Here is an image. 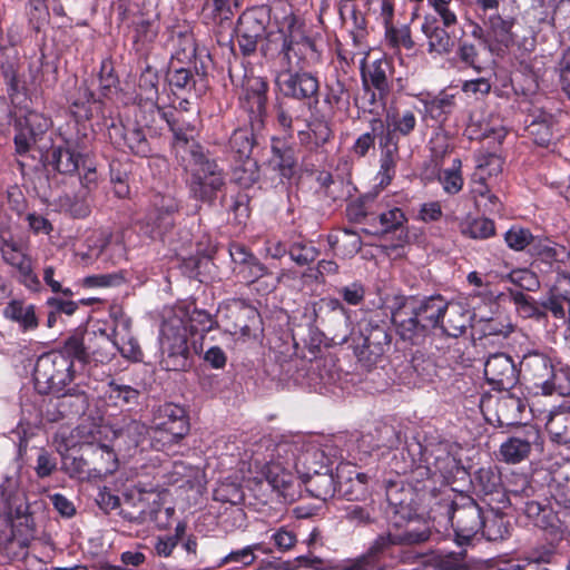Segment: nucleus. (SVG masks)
<instances>
[{
    "instance_id": "nucleus-1",
    "label": "nucleus",
    "mask_w": 570,
    "mask_h": 570,
    "mask_svg": "<svg viewBox=\"0 0 570 570\" xmlns=\"http://www.w3.org/2000/svg\"><path fill=\"white\" fill-rule=\"evenodd\" d=\"M330 463L323 450L314 443L301 444L299 442L284 441L277 443L268 461H266L263 474L267 483L285 500H294L295 475L294 471L306 474L318 472Z\"/></svg>"
},
{
    "instance_id": "nucleus-2",
    "label": "nucleus",
    "mask_w": 570,
    "mask_h": 570,
    "mask_svg": "<svg viewBox=\"0 0 570 570\" xmlns=\"http://www.w3.org/2000/svg\"><path fill=\"white\" fill-rule=\"evenodd\" d=\"M175 140L174 149L189 175L188 185L191 195L203 202H212L224 185V176L218 165L209 159L203 148L194 140L195 126H176L167 119Z\"/></svg>"
},
{
    "instance_id": "nucleus-3",
    "label": "nucleus",
    "mask_w": 570,
    "mask_h": 570,
    "mask_svg": "<svg viewBox=\"0 0 570 570\" xmlns=\"http://www.w3.org/2000/svg\"><path fill=\"white\" fill-rule=\"evenodd\" d=\"M181 317L165 321L160 330V351L163 368L167 371H180L188 366L187 331L193 334L207 333L214 327V321L209 313L194 309L188 318L187 312H181Z\"/></svg>"
},
{
    "instance_id": "nucleus-4",
    "label": "nucleus",
    "mask_w": 570,
    "mask_h": 570,
    "mask_svg": "<svg viewBox=\"0 0 570 570\" xmlns=\"http://www.w3.org/2000/svg\"><path fill=\"white\" fill-rule=\"evenodd\" d=\"M189 432L186 411L176 404L159 407L151 428L150 445L157 451H165L183 440Z\"/></svg>"
},
{
    "instance_id": "nucleus-5",
    "label": "nucleus",
    "mask_w": 570,
    "mask_h": 570,
    "mask_svg": "<svg viewBox=\"0 0 570 570\" xmlns=\"http://www.w3.org/2000/svg\"><path fill=\"white\" fill-rule=\"evenodd\" d=\"M72 367V361L65 354L51 352L41 355L33 371L36 387L40 393H61L73 377Z\"/></svg>"
},
{
    "instance_id": "nucleus-6",
    "label": "nucleus",
    "mask_w": 570,
    "mask_h": 570,
    "mask_svg": "<svg viewBox=\"0 0 570 570\" xmlns=\"http://www.w3.org/2000/svg\"><path fill=\"white\" fill-rule=\"evenodd\" d=\"M430 530L426 525L409 528L403 534H383L371 546L368 553L352 561L344 570H382L375 561L381 557H394V548L397 544H414L426 541L430 538Z\"/></svg>"
},
{
    "instance_id": "nucleus-7",
    "label": "nucleus",
    "mask_w": 570,
    "mask_h": 570,
    "mask_svg": "<svg viewBox=\"0 0 570 570\" xmlns=\"http://www.w3.org/2000/svg\"><path fill=\"white\" fill-rule=\"evenodd\" d=\"M0 255L9 265L18 281L30 291H39L40 281L35 273L33 261L29 254L28 243L12 235L0 236Z\"/></svg>"
},
{
    "instance_id": "nucleus-8",
    "label": "nucleus",
    "mask_w": 570,
    "mask_h": 570,
    "mask_svg": "<svg viewBox=\"0 0 570 570\" xmlns=\"http://www.w3.org/2000/svg\"><path fill=\"white\" fill-rule=\"evenodd\" d=\"M450 520L454 530L455 542L468 544L484 527V512L470 497L459 495L452 502Z\"/></svg>"
},
{
    "instance_id": "nucleus-9",
    "label": "nucleus",
    "mask_w": 570,
    "mask_h": 570,
    "mask_svg": "<svg viewBox=\"0 0 570 570\" xmlns=\"http://www.w3.org/2000/svg\"><path fill=\"white\" fill-rule=\"evenodd\" d=\"M279 32L283 36L282 51L291 63L292 57H297L298 61L309 62L317 58L315 43L307 36L305 23L293 13L286 14L279 26Z\"/></svg>"
},
{
    "instance_id": "nucleus-10",
    "label": "nucleus",
    "mask_w": 570,
    "mask_h": 570,
    "mask_svg": "<svg viewBox=\"0 0 570 570\" xmlns=\"http://www.w3.org/2000/svg\"><path fill=\"white\" fill-rule=\"evenodd\" d=\"M269 14L265 8H254L240 14L236 35L238 46L244 55L253 53L258 41L265 36Z\"/></svg>"
},
{
    "instance_id": "nucleus-11",
    "label": "nucleus",
    "mask_w": 570,
    "mask_h": 570,
    "mask_svg": "<svg viewBox=\"0 0 570 570\" xmlns=\"http://www.w3.org/2000/svg\"><path fill=\"white\" fill-rule=\"evenodd\" d=\"M28 503L26 492L21 488L18 473L6 475L0 483V511L9 520H19L20 524L28 527Z\"/></svg>"
},
{
    "instance_id": "nucleus-12",
    "label": "nucleus",
    "mask_w": 570,
    "mask_h": 570,
    "mask_svg": "<svg viewBox=\"0 0 570 570\" xmlns=\"http://www.w3.org/2000/svg\"><path fill=\"white\" fill-rule=\"evenodd\" d=\"M50 126L51 120L45 115L33 110L27 111L17 122V134L14 136L17 153L23 155L32 146H37Z\"/></svg>"
},
{
    "instance_id": "nucleus-13",
    "label": "nucleus",
    "mask_w": 570,
    "mask_h": 570,
    "mask_svg": "<svg viewBox=\"0 0 570 570\" xmlns=\"http://www.w3.org/2000/svg\"><path fill=\"white\" fill-rule=\"evenodd\" d=\"M278 90L286 97L297 100H313L317 104L318 80L309 72L282 71L276 77Z\"/></svg>"
},
{
    "instance_id": "nucleus-14",
    "label": "nucleus",
    "mask_w": 570,
    "mask_h": 570,
    "mask_svg": "<svg viewBox=\"0 0 570 570\" xmlns=\"http://www.w3.org/2000/svg\"><path fill=\"white\" fill-rule=\"evenodd\" d=\"M267 83L262 78H249L239 95L240 107L248 114L253 128L261 127L266 111Z\"/></svg>"
},
{
    "instance_id": "nucleus-15",
    "label": "nucleus",
    "mask_w": 570,
    "mask_h": 570,
    "mask_svg": "<svg viewBox=\"0 0 570 570\" xmlns=\"http://www.w3.org/2000/svg\"><path fill=\"white\" fill-rule=\"evenodd\" d=\"M484 375L493 390L508 391L518 382V371L512 358L504 353H495L484 364Z\"/></svg>"
},
{
    "instance_id": "nucleus-16",
    "label": "nucleus",
    "mask_w": 570,
    "mask_h": 570,
    "mask_svg": "<svg viewBox=\"0 0 570 570\" xmlns=\"http://www.w3.org/2000/svg\"><path fill=\"white\" fill-rule=\"evenodd\" d=\"M178 209L176 199L169 195H155L151 208L146 216V226L150 227V237H161L174 224V214Z\"/></svg>"
},
{
    "instance_id": "nucleus-17",
    "label": "nucleus",
    "mask_w": 570,
    "mask_h": 570,
    "mask_svg": "<svg viewBox=\"0 0 570 570\" xmlns=\"http://www.w3.org/2000/svg\"><path fill=\"white\" fill-rule=\"evenodd\" d=\"M110 140L119 148H128L131 153L147 157L151 153L150 145L141 127L134 122L115 125L108 130Z\"/></svg>"
},
{
    "instance_id": "nucleus-18",
    "label": "nucleus",
    "mask_w": 570,
    "mask_h": 570,
    "mask_svg": "<svg viewBox=\"0 0 570 570\" xmlns=\"http://www.w3.org/2000/svg\"><path fill=\"white\" fill-rule=\"evenodd\" d=\"M515 19L502 18L500 14H491L484 22V42L491 52L500 53L514 42L512 29Z\"/></svg>"
},
{
    "instance_id": "nucleus-19",
    "label": "nucleus",
    "mask_w": 570,
    "mask_h": 570,
    "mask_svg": "<svg viewBox=\"0 0 570 570\" xmlns=\"http://www.w3.org/2000/svg\"><path fill=\"white\" fill-rule=\"evenodd\" d=\"M405 308L407 313H414L421 320V326L436 327L441 325L444 318V312L448 308V302L440 296H430L424 299H416L414 297H406Z\"/></svg>"
},
{
    "instance_id": "nucleus-20",
    "label": "nucleus",
    "mask_w": 570,
    "mask_h": 570,
    "mask_svg": "<svg viewBox=\"0 0 570 570\" xmlns=\"http://www.w3.org/2000/svg\"><path fill=\"white\" fill-rule=\"evenodd\" d=\"M338 14L342 26L352 38L353 45L356 48L364 49L367 37V23L363 12L357 9L353 0H341Z\"/></svg>"
},
{
    "instance_id": "nucleus-21",
    "label": "nucleus",
    "mask_w": 570,
    "mask_h": 570,
    "mask_svg": "<svg viewBox=\"0 0 570 570\" xmlns=\"http://www.w3.org/2000/svg\"><path fill=\"white\" fill-rule=\"evenodd\" d=\"M540 439L539 431L534 428L525 429L521 434H515L504 441L500 446V454L504 462L515 464L525 460Z\"/></svg>"
},
{
    "instance_id": "nucleus-22",
    "label": "nucleus",
    "mask_w": 570,
    "mask_h": 570,
    "mask_svg": "<svg viewBox=\"0 0 570 570\" xmlns=\"http://www.w3.org/2000/svg\"><path fill=\"white\" fill-rule=\"evenodd\" d=\"M80 158V153L77 150L75 142L69 139H62L55 144L46 156L48 164L55 170L66 175L77 171Z\"/></svg>"
},
{
    "instance_id": "nucleus-23",
    "label": "nucleus",
    "mask_w": 570,
    "mask_h": 570,
    "mask_svg": "<svg viewBox=\"0 0 570 570\" xmlns=\"http://www.w3.org/2000/svg\"><path fill=\"white\" fill-rule=\"evenodd\" d=\"M515 509L527 519V524L543 530L558 528L559 519L552 508L547 503L527 499L521 501Z\"/></svg>"
},
{
    "instance_id": "nucleus-24",
    "label": "nucleus",
    "mask_w": 570,
    "mask_h": 570,
    "mask_svg": "<svg viewBox=\"0 0 570 570\" xmlns=\"http://www.w3.org/2000/svg\"><path fill=\"white\" fill-rule=\"evenodd\" d=\"M406 297L395 296L394 304L391 306V317L400 336L403 340L412 341L425 327L421 326V320L414 313H407L405 308Z\"/></svg>"
},
{
    "instance_id": "nucleus-25",
    "label": "nucleus",
    "mask_w": 570,
    "mask_h": 570,
    "mask_svg": "<svg viewBox=\"0 0 570 570\" xmlns=\"http://www.w3.org/2000/svg\"><path fill=\"white\" fill-rule=\"evenodd\" d=\"M158 75L151 68H146L139 79V102L149 110L156 109L166 121L170 119L176 126H180L171 112H166L158 105Z\"/></svg>"
},
{
    "instance_id": "nucleus-26",
    "label": "nucleus",
    "mask_w": 570,
    "mask_h": 570,
    "mask_svg": "<svg viewBox=\"0 0 570 570\" xmlns=\"http://www.w3.org/2000/svg\"><path fill=\"white\" fill-rule=\"evenodd\" d=\"M2 313L4 318L16 323L23 333L33 332L39 326L36 306L24 301L11 299L7 303Z\"/></svg>"
},
{
    "instance_id": "nucleus-27",
    "label": "nucleus",
    "mask_w": 570,
    "mask_h": 570,
    "mask_svg": "<svg viewBox=\"0 0 570 570\" xmlns=\"http://www.w3.org/2000/svg\"><path fill=\"white\" fill-rule=\"evenodd\" d=\"M228 318L233 322L230 331L233 334L248 336L250 327L258 318V313L255 307L246 304L243 301H235L228 306Z\"/></svg>"
},
{
    "instance_id": "nucleus-28",
    "label": "nucleus",
    "mask_w": 570,
    "mask_h": 570,
    "mask_svg": "<svg viewBox=\"0 0 570 570\" xmlns=\"http://www.w3.org/2000/svg\"><path fill=\"white\" fill-rule=\"evenodd\" d=\"M550 439L562 445L570 444V407L559 406L551 411L547 421Z\"/></svg>"
},
{
    "instance_id": "nucleus-29",
    "label": "nucleus",
    "mask_w": 570,
    "mask_h": 570,
    "mask_svg": "<svg viewBox=\"0 0 570 570\" xmlns=\"http://www.w3.org/2000/svg\"><path fill=\"white\" fill-rule=\"evenodd\" d=\"M503 159L490 153H480L475 156V170L471 183H491L501 174Z\"/></svg>"
},
{
    "instance_id": "nucleus-30",
    "label": "nucleus",
    "mask_w": 570,
    "mask_h": 570,
    "mask_svg": "<svg viewBox=\"0 0 570 570\" xmlns=\"http://www.w3.org/2000/svg\"><path fill=\"white\" fill-rule=\"evenodd\" d=\"M471 315L460 303H448L444 318L441 322L443 331L453 337L463 334L470 323Z\"/></svg>"
},
{
    "instance_id": "nucleus-31",
    "label": "nucleus",
    "mask_w": 570,
    "mask_h": 570,
    "mask_svg": "<svg viewBox=\"0 0 570 570\" xmlns=\"http://www.w3.org/2000/svg\"><path fill=\"white\" fill-rule=\"evenodd\" d=\"M554 365L548 355L538 351L524 354L521 361V370L540 383L550 377ZM537 384L540 385L539 382Z\"/></svg>"
},
{
    "instance_id": "nucleus-32",
    "label": "nucleus",
    "mask_w": 570,
    "mask_h": 570,
    "mask_svg": "<svg viewBox=\"0 0 570 570\" xmlns=\"http://www.w3.org/2000/svg\"><path fill=\"white\" fill-rule=\"evenodd\" d=\"M542 393L551 395L557 393L566 396L570 394V366L562 364L561 362L556 363L554 367L550 373V377L539 383Z\"/></svg>"
},
{
    "instance_id": "nucleus-33",
    "label": "nucleus",
    "mask_w": 570,
    "mask_h": 570,
    "mask_svg": "<svg viewBox=\"0 0 570 570\" xmlns=\"http://www.w3.org/2000/svg\"><path fill=\"white\" fill-rule=\"evenodd\" d=\"M88 355L91 354L95 361L100 363L109 362L116 353L110 335L106 330L99 328L87 334Z\"/></svg>"
},
{
    "instance_id": "nucleus-34",
    "label": "nucleus",
    "mask_w": 570,
    "mask_h": 570,
    "mask_svg": "<svg viewBox=\"0 0 570 570\" xmlns=\"http://www.w3.org/2000/svg\"><path fill=\"white\" fill-rule=\"evenodd\" d=\"M271 165L278 169L283 177L289 178L296 165V157L293 148L286 146L284 142L277 140L272 146Z\"/></svg>"
},
{
    "instance_id": "nucleus-35",
    "label": "nucleus",
    "mask_w": 570,
    "mask_h": 570,
    "mask_svg": "<svg viewBox=\"0 0 570 570\" xmlns=\"http://www.w3.org/2000/svg\"><path fill=\"white\" fill-rule=\"evenodd\" d=\"M272 550L266 548L262 542L248 544L240 549L230 551L218 561L217 567H224L229 563H235L239 567H248L255 562L256 552L269 553Z\"/></svg>"
},
{
    "instance_id": "nucleus-36",
    "label": "nucleus",
    "mask_w": 570,
    "mask_h": 570,
    "mask_svg": "<svg viewBox=\"0 0 570 570\" xmlns=\"http://www.w3.org/2000/svg\"><path fill=\"white\" fill-rule=\"evenodd\" d=\"M146 434H151V429H148L144 423L136 420H125L124 424L115 431L117 442L125 443L128 448L138 446Z\"/></svg>"
},
{
    "instance_id": "nucleus-37",
    "label": "nucleus",
    "mask_w": 570,
    "mask_h": 570,
    "mask_svg": "<svg viewBox=\"0 0 570 570\" xmlns=\"http://www.w3.org/2000/svg\"><path fill=\"white\" fill-rule=\"evenodd\" d=\"M391 138L395 135L409 136L416 127V117L413 110H396L389 112L385 118Z\"/></svg>"
},
{
    "instance_id": "nucleus-38",
    "label": "nucleus",
    "mask_w": 570,
    "mask_h": 570,
    "mask_svg": "<svg viewBox=\"0 0 570 570\" xmlns=\"http://www.w3.org/2000/svg\"><path fill=\"white\" fill-rule=\"evenodd\" d=\"M399 157V147L396 142H386L380 159V170L377 173V178L380 180V186H387L393 177L395 176V168Z\"/></svg>"
},
{
    "instance_id": "nucleus-39",
    "label": "nucleus",
    "mask_w": 570,
    "mask_h": 570,
    "mask_svg": "<svg viewBox=\"0 0 570 570\" xmlns=\"http://www.w3.org/2000/svg\"><path fill=\"white\" fill-rule=\"evenodd\" d=\"M407 200L403 194H397L393 197V202H386V206L391 208L387 212L380 214V223L384 232H390L399 228L406 220L404 213L396 205H402Z\"/></svg>"
},
{
    "instance_id": "nucleus-40",
    "label": "nucleus",
    "mask_w": 570,
    "mask_h": 570,
    "mask_svg": "<svg viewBox=\"0 0 570 570\" xmlns=\"http://www.w3.org/2000/svg\"><path fill=\"white\" fill-rule=\"evenodd\" d=\"M439 180L446 194L455 195L463 187L462 177V161L460 158H454L449 168L443 169L439 174Z\"/></svg>"
},
{
    "instance_id": "nucleus-41",
    "label": "nucleus",
    "mask_w": 570,
    "mask_h": 570,
    "mask_svg": "<svg viewBox=\"0 0 570 570\" xmlns=\"http://www.w3.org/2000/svg\"><path fill=\"white\" fill-rule=\"evenodd\" d=\"M94 471L97 475L111 474L117 470L118 463L114 451L107 445L91 448Z\"/></svg>"
},
{
    "instance_id": "nucleus-42",
    "label": "nucleus",
    "mask_w": 570,
    "mask_h": 570,
    "mask_svg": "<svg viewBox=\"0 0 570 570\" xmlns=\"http://www.w3.org/2000/svg\"><path fill=\"white\" fill-rule=\"evenodd\" d=\"M471 193L478 206L489 213H500L502 204L491 191L489 183H471Z\"/></svg>"
},
{
    "instance_id": "nucleus-43",
    "label": "nucleus",
    "mask_w": 570,
    "mask_h": 570,
    "mask_svg": "<svg viewBox=\"0 0 570 570\" xmlns=\"http://www.w3.org/2000/svg\"><path fill=\"white\" fill-rule=\"evenodd\" d=\"M386 60H375L371 63L366 70H363V79L364 82L370 81V83L380 92L381 96H384L389 91V82L386 77L387 69Z\"/></svg>"
},
{
    "instance_id": "nucleus-44",
    "label": "nucleus",
    "mask_w": 570,
    "mask_h": 570,
    "mask_svg": "<svg viewBox=\"0 0 570 570\" xmlns=\"http://www.w3.org/2000/svg\"><path fill=\"white\" fill-rule=\"evenodd\" d=\"M508 499L514 508L533 494V488L527 475H513L507 485Z\"/></svg>"
},
{
    "instance_id": "nucleus-45",
    "label": "nucleus",
    "mask_w": 570,
    "mask_h": 570,
    "mask_svg": "<svg viewBox=\"0 0 570 570\" xmlns=\"http://www.w3.org/2000/svg\"><path fill=\"white\" fill-rule=\"evenodd\" d=\"M312 473L313 475L309 476L307 481V490L311 494L324 501L333 497L335 492L333 476L327 473H321L320 471Z\"/></svg>"
},
{
    "instance_id": "nucleus-46",
    "label": "nucleus",
    "mask_w": 570,
    "mask_h": 570,
    "mask_svg": "<svg viewBox=\"0 0 570 570\" xmlns=\"http://www.w3.org/2000/svg\"><path fill=\"white\" fill-rule=\"evenodd\" d=\"M463 235L474 239H483L494 234V224L488 218H468L461 224Z\"/></svg>"
},
{
    "instance_id": "nucleus-47",
    "label": "nucleus",
    "mask_w": 570,
    "mask_h": 570,
    "mask_svg": "<svg viewBox=\"0 0 570 570\" xmlns=\"http://www.w3.org/2000/svg\"><path fill=\"white\" fill-rule=\"evenodd\" d=\"M556 483V495L564 505H570V461H564L553 472Z\"/></svg>"
},
{
    "instance_id": "nucleus-48",
    "label": "nucleus",
    "mask_w": 570,
    "mask_h": 570,
    "mask_svg": "<svg viewBox=\"0 0 570 570\" xmlns=\"http://www.w3.org/2000/svg\"><path fill=\"white\" fill-rule=\"evenodd\" d=\"M524 406L525 405L520 397L507 394L500 399L498 403V411L503 417L502 421L510 424L520 419V414L524 410Z\"/></svg>"
},
{
    "instance_id": "nucleus-49",
    "label": "nucleus",
    "mask_w": 570,
    "mask_h": 570,
    "mask_svg": "<svg viewBox=\"0 0 570 570\" xmlns=\"http://www.w3.org/2000/svg\"><path fill=\"white\" fill-rule=\"evenodd\" d=\"M481 533L489 541L502 540L508 534V527L502 517L492 513L484 514V527L481 529Z\"/></svg>"
},
{
    "instance_id": "nucleus-50",
    "label": "nucleus",
    "mask_w": 570,
    "mask_h": 570,
    "mask_svg": "<svg viewBox=\"0 0 570 570\" xmlns=\"http://www.w3.org/2000/svg\"><path fill=\"white\" fill-rule=\"evenodd\" d=\"M198 474V470L194 466L187 465L181 461L173 463V468L167 472L166 476L168 483L179 484H191Z\"/></svg>"
},
{
    "instance_id": "nucleus-51",
    "label": "nucleus",
    "mask_w": 570,
    "mask_h": 570,
    "mask_svg": "<svg viewBox=\"0 0 570 570\" xmlns=\"http://www.w3.org/2000/svg\"><path fill=\"white\" fill-rule=\"evenodd\" d=\"M132 33L135 43L144 46L157 36V26L154 21L140 17L134 22Z\"/></svg>"
},
{
    "instance_id": "nucleus-52",
    "label": "nucleus",
    "mask_w": 570,
    "mask_h": 570,
    "mask_svg": "<svg viewBox=\"0 0 570 570\" xmlns=\"http://www.w3.org/2000/svg\"><path fill=\"white\" fill-rule=\"evenodd\" d=\"M111 317L114 320V328L110 338L112 344H118V341H124L127 336L131 335V320L120 308L114 309Z\"/></svg>"
},
{
    "instance_id": "nucleus-53",
    "label": "nucleus",
    "mask_w": 570,
    "mask_h": 570,
    "mask_svg": "<svg viewBox=\"0 0 570 570\" xmlns=\"http://www.w3.org/2000/svg\"><path fill=\"white\" fill-rule=\"evenodd\" d=\"M288 253L291 258L298 265H306L313 262L318 255L316 248L309 242L305 240L294 243Z\"/></svg>"
},
{
    "instance_id": "nucleus-54",
    "label": "nucleus",
    "mask_w": 570,
    "mask_h": 570,
    "mask_svg": "<svg viewBox=\"0 0 570 570\" xmlns=\"http://www.w3.org/2000/svg\"><path fill=\"white\" fill-rule=\"evenodd\" d=\"M60 353L65 354L70 361L75 358L85 362L88 357V343H85L83 337L73 335L66 341Z\"/></svg>"
},
{
    "instance_id": "nucleus-55",
    "label": "nucleus",
    "mask_w": 570,
    "mask_h": 570,
    "mask_svg": "<svg viewBox=\"0 0 570 570\" xmlns=\"http://www.w3.org/2000/svg\"><path fill=\"white\" fill-rule=\"evenodd\" d=\"M412 368L416 374V383H425L432 381L436 374V366L431 358H425L423 355H415L412 358Z\"/></svg>"
},
{
    "instance_id": "nucleus-56",
    "label": "nucleus",
    "mask_w": 570,
    "mask_h": 570,
    "mask_svg": "<svg viewBox=\"0 0 570 570\" xmlns=\"http://www.w3.org/2000/svg\"><path fill=\"white\" fill-rule=\"evenodd\" d=\"M501 479L491 468H481L474 475V483L484 492L492 493L500 485Z\"/></svg>"
},
{
    "instance_id": "nucleus-57",
    "label": "nucleus",
    "mask_w": 570,
    "mask_h": 570,
    "mask_svg": "<svg viewBox=\"0 0 570 570\" xmlns=\"http://www.w3.org/2000/svg\"><path fill=\"white\" fill-rule=\"evenodd\" d=\"M382 121L381 120H373L372 122V131L373 132H365L362 134L352 146V153L356 155L357 157H364L370 149L374 147L375 144V136L374 132L377 130V128H382Z\"/></svg>"
},
{
    "instance_id": "nucleus-58",
    "label": "nucleus",
    "mask_w": 570,
    "mask_h": 570,
    "mask_svg": "<svg viewBox=\"0 0 570 570\" xmlns=\"http://www.w3.org/2000/svg\"><path fill=\"white\" fill-rule=\"evenodd\" d=\"M508 246L514 250L524 249L532 240L531 233L522 227H511L504 237Z\"/></svg>"
},
{
    "instance_id": "nucleus-59",
    "label": "nucleus",
    "mask_w": 570,
    "mask_h": 570,
    "mask_svg": "<svg viewBox=\"0 0 570 570\" xmlns=\"http://www.w3.org/2000/svg\"><path fill=\"white\" fill-rule=\"evenodd\" d=\"M271 541L278 551L286 552L295 547L297 537L294 531L281 527L272 533Z\"/></svg>"
},
{
    "instance_id": "nucleus-60",
    "label": "nucleus",
    "mask_w": 570,
    "mask_h": 570,
    "mask_svg": "<svg viewBox=\"0 0 570 570\" xmlns=\"http://www.w3.org/2000/svg\"><path fill=\"white\" fill-rule=\"evenodd\" d=\"M112 345L122 357L129 361L139 362L142 358L141 348L132 335L127 336L124 341H118V344Z\"/></svg>"
},
{
    "instance_id": "nucleus-61",
    "label": "nucleus",
    "mask_w": 570,
    "mask_h": 570,
    "mask_svg": "<svg viewBox=\"0 0 570 570\" xmlns=\"http://www.w3.org/2000/svg\"><path fill=\"white\" fill-rule=\"evenodd\" d=\"M336 243L341 242L340 252L343 257H352L357 254L362 247L361 237L351 230L345 229L342 235V239H336Z\"/></svg>"
},
{
    "instance_id": "nucleus-62",
    "label": "nucleus",
    "mask_w": 570,
    "mask_h": 570,
    "mask_svg": "<svg viewBox=\"0 0 570 570\" xmlns=\"http://www.w3.org/2000/svg\"><path fill=\"white\" fill-rule=\"evenodd\" d=\"M385 39L392 47L403 46L410 49L413 46L410 30L406 27L400 29L394 27L387 28L385 32Z\"/></svg>"
},
{
    "instance_id": "nucleus-63",
    "label": "nucleus",
    "mask_w": 570,
    "mask_h": 570,
    "mask_svg": "<svg viewBox=\"0 0 570 570\" xmlns=\"http://www.w3.org/2000/svg\"><path fill=\"white\" fill-rule=\"evenodd\" d=\"M510 296L522 317H532L537 313L538 308L531 297L522 292H511Z\"/></svg>"
},
{
    "instance_id": "nucleus-64",
    "label": "nucleus",
    "mask_w": 570,
    "mask_h": 570,
    "mask_svg": "<svg viewBox=\"0 0 570 570\" xmlns=\"http://www.w3.org/2000/svg\"><path fill=\"white\" fill-rule=\"evenodd\" d=\"M325 562L314 556H299L291 563V570H325Z\"/></svg>"
}]
</instances>
